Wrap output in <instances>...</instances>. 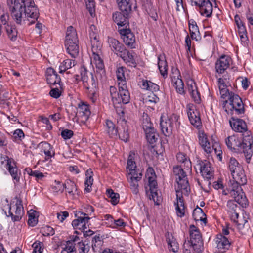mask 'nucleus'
<instances>
[{"instance_id":"1","label":"nucleus","mask_w":253,"mask_h":253,"mask_svg":"<svg viewBox=\"0 0 253 253\" xmlns=\"http://www.w3.org/2000/svg\"><path fill=\"white\" fill-rule=\"evenodd\" d=\"M7 5L16 23L22 25L26 18L32 24L39 16V9L34 0H6Z\"/></svg>"},{"instance_id":"2","label":"nucleus","mask_w":253,"mask_h":253,"mask_svg":"<svg viewBox=\"0 0 253 253\" xmlns=\"http://www.w3.org/2000/svg\"><path fill=\"white\" fill-rule=\"evenodd\" d=\"M225 143L227 148L231 151L237 153H244L247 163H249L253 155V139L251 141H245L244 136L239 137L233 135L225 139Z\"/></svg>"},{"instance_id":"3","label":"nucleus","mask_w":253,"mask_h":253,"mask_svg":"<svg viewBox=\"0 0 253 253\" xmlns=\"http://www.w3.org/2000/svg\"><path fill=\"white\" fill-rule=\"evenodd\" d=\"M80 73H81L84 86L87 90L88 97L92 102H95L98 97L97 93L98 82L96 78L92 73L88 72L84 65L80 67Z\"/></svg>"},{"instance_id":"4","label":"nucleus","mask_w":253,"mask_h":253,"mask_svg":"<svg viewBox=\"0 0 253 253\" xmlns=\"http://www.w3.org/2000/svg\"><path fill=\"white\" fill-rule=\"evenodd\" d=\"M228 100H225L223 101V107L229 101L230 105L231 106L230 112H229L226 109L225 110L228 114L233 115L235 114L238 115H243L245 114V105L243 102L241 98L238 95L234 92H230V93L228 95Z\"/></svg>"},{"instance_id":"5","label":"nucleus","mask_w":253,"mask_h":253,"mask_svg":"<svg viewBox=\"0 0 253 253\" xmlns=\"http://www.w3.org/2000/svg\"><path fill=\"white\" fill-rule=\"evenodd\" d=\"M189 233L190 239L188 240L187 244L192 247L196 253H201L204 250V243L199 229L194 225H191Z\"/></svg>"},{"instance_id":"6","label":"nucleus","mask_w":253,"mask_h":253,"mask_svg":"<svg viewBox=\"0 0 253 253\" xmlns=\"http://www.w3.org/2000/svg\"><path fill=\"white\" fill-rule=\"evenodd\" d=\"M84 209L85 212L79 211L75 214L77 218L72 222L74 228H82L83 230L87 229L86 224L90 219L89 216L92 215L94 211V209L92 206L86 205Z\"/></svg>"},{"instance_id":"7","label":"nucleus","mask_w":253,"mask_h":253,"mask_svg":"<svg viewBox=\"0 0 253 253\" xmlns=\"http://www.w3.org/2000/svg\"><path fill=\"white\" fill-rule=\"evenodd\" d=\"M229 124L233 131L242 133L245 141L250 142L253 139L252 132L248 130L246 123L243 119L232 117L229 120Z\"/></svg>"},{"instance_id":"8","label":"nucleus","mask_w":253,"mask_h":253,"mask_svg":"<svg viewBox=\"0 0 253 253\" xmlns=\"http://www.w3.org/2000/svg\"><path fill=\"white\" fill-rule=\"evenodd\" d=\"M228 167L234 179L245 181L246 175L243 168L235 158L232 157L229 159Z\"/></svg>"},{"instance_id":"9","label":"nucleus","mask_w":253,"mask_h":253,"mask_svg":"<svg viewBox=\"0 0 253 253\" xmlns=\"http://www.w3.org/2000/svg\"><path fill=\"white\" fill-rule=\"evenodd\" d=\"M184 169L181 166H176L173 167V172L175 176L178 189H179V190H185L187 191L189 187V182Z\"/></svg>"},{"instance_id":"10","label":"nucleus","mask_w":253,"mask_h":253,"mask_svg":"<svg viewBox=\"0 0 253 253\" xmlns=\"http://www.w3.org/2000/svg\"><path fill=\"white\" fill-rule=\"evenodd\" d=\"M15 204L13 205L11 204L8 211V216L11 217V220L13 222L19 221L24 213L21 199L18 196L15 197Z\"/></svg>"},{"instance_id":"11","label":"nucleus","mask_w":253,"mask_h":253,"mask_svg":"<svg viewBox=\"0 0 253 253\" xmlns=\"http://www.w3.org/2000/svg\"><path fill=\"white\" fill-rule=\"evenodd\" d=\"M198 139L199 144L205 152L210 154L211 152L212 149H214L216 154L219 157V160H221L222 151L220 150H217V148L215 147V146L214 145L211 147L210 143L208 141L207 137L205 133H200Z\"/></svg>"},{"instance_id":"12","label":"nucleus","mask_w":253,"mask_h":253,"mask_svg":"<svg viewBox=\"0 0 253 253\" xmlns=\"http://www.w3.org/2000/svg\"><path fill=\"white\" fill-rule=\"evenodd\" d=\"M195 6L199 7V12L201 15L207 18L211 17L212 14L213 5L209 0H199L198 2L191 0Z\"/></svg>"},{"instance_id":"13","label":"nucleus","mask_w":253,"mask_h":253,"mask_svg":"<svg viewBox=\"0 0 253 253\" xmlns=\"http://www.w3.org/2000/svg\"><path fill=\"white\" fill-rule=\"evenodd\" d=\"M119 32L125 44L132 49L135 48L136 45L135 37L130 29L123 28L120 29Z\"/></svg>"},{"instance_id":"14","label":"nucleus","mask_w":253,"mask_h":253,"mask_svg":"<svg viewBox=\"0 0 253 253\" xmlns=\"http://www.w3.org/2000/svg\"><path fill=\"white\" fill-rule=\"evenodd\" d=\"M215 77L217 79V85L221 97L225 99L230 93V92L227 89L229 83L228 75L224 74L221 77L220 75H216Z\"/></svg>"},{"instance_id":"15","label":"nucleus","mask_w":253,"mask_h":253,"mask_svg":"<svg viewBox=\"0 0 253 253\" xmlns=\"http://www.w3.org/2000/svg\"><path fill=\"white\" fill-rule=\"evenodd\" d=\"M216 244V252L223 253L229 249L231 241L222 234H218L215 238Z\"/></svg>"},{"instance_id":"16","label":"nucleus","mask_w":253,"mask_h":253,"mask_svg":"<svg viewBox=\"0 0 253 253\" xmlns=\"http://www.w3.org/2000/svg\"><path fill=\"white\" fill-rule=\"evenodd\" d=\"M119 91L117 96L114 101V104H127L130 101V93L126 84L118 85Z\"/></svg>"},{"instance_id":"17","label":"nucleus","mask_w":253,"mask_h":253,"mask_svg":"<svg viewBox=\"0 0 253 253\" xmlns=\"http://www.w3.org/2000/svg\"><path fill=\"white\" fill-rule=\"evenodd\" d=\"M177 120L175 115H172L170 117H167L164 120L161 117L160 121V126L162 132L166 136H169L172 134L174 119Z\"/></svg>"},{"instance_id":"18","label":"nucleus","mask_w":253,"mask_h":253,"mask_svg":"<svg viewBox=\"0 0 253 253\" xmlns=\"http://www.w3.org/2000/svg\"><path fill=\"white\" fill-rule=\"evenodd\" d=\"M187 113L191 124L195 126L198 127L201 125L200 114L195 107L192 104H188L186 107Z\"/></svg>"},{"instance_id":"19","label":"nucleus","mask_w":253,"mask_h":253,"mask_svg":"<svg viewBox=\"0 0 253 253\" xmlns=\"http://www.w3.org/2000/svg\"><path fill=\"white\" fill-rule=\"evenodd\" d=\"M231 58L228 55H222L215 63L216 72L218 75L224 74L229 67Z\"/></svg>"},{"instance_id":"20","label":"nucleus","mask_w":253,"mask_h":253,"mask_svg":"<svg viewBox=\"0 0 253 253\" xmlns=\"http://www.w3.org/2000/svg\"><path fill=\"white\" fill-rule=\"evenodd\" d=\"M3 158L4 160L1 161V164H3L4 161L6 162L5 165L6 166V168L11 175L13 179L16 182H19L20 177L18 173V169L14 161L11 159L9 158L7 156L3 157ZM1 159H2V157H1Z\"/></svg>"},{"instance_id":"21","label":"nucleus","mask_w":253,"mask_h":253,"mask_svg":"<svg viewBox=\"0 0 253 253\" xmlns=\"http://www.w3.org/2000/svg\"><path fill=\"white\" fill-rule=\"evenodd\" d=\"M100 48H93L92 49V56L91 59H93L92 62L94 63L96 68V72L99 73L101 75L105 74L104 65L103 60L99 56V53Z\"/></svg>"},{"instance_id":"22","label":"nucleus","mask_w":253,"mask_h":253,"mask_svg":"<svg viewBox=\"0 0 253 253\" xmlns=\"http://www.w3.org/2000/svg\"><path fill=\"white\" fill-rule=\"evenodd\" d=\"M100 48H93L92 49V56L91 59H93L92 62L94 63L96 68V72L99 73L101 75L105 74L104 65L103 60L99 56V53Z\"/></svg>"},{"instance_id":"23","label":"nucleus","mask_w":253,"mask_h":253,"mask_svg":"<svg viewBox=\"0 0 253 253\" xmlns=\"http://www.w3.org/2000/svg\"><path fill=\"white\" fill-rule=\"evenodd\" d=\"M130 12L126 11L116 12L113 14V18L119 26H125L126 28L129 26L128 16Z\"/></svg>"},{"instance_id":"24","label":"nucleus","mask_w":253,"mask_h":253,"mask_svg":"<svg viewBox=\"0 0 253 253\" xmlns=\"http://www.w3.org/2000/svg\"><path fill=\"white\" fill-rule=\"evenodd\" d=\"M174 74L176 76H171V82L173 84V85L177 93L180 94H185V91L184 88V83L182 80L179 70L176 69L175 73L173 72V74Z\"/></svg>"},{"instance_id":"25","label":"nucleus","mask_w":253,"mask_h":253,"mask_svg":"<svg viewBox=\"0 0 253 253\" xmlns=\"http://www.w3.org/2000/svg\"><path fill=\"white\" fill-rule=\"evenodd\" d=\"M128 66L132 67H136L137 63L132 53L127 50L125 47L118 55Z\"/></svg>"},{"instance_id":"26","label":"nucleus","mask_w":253,"mask_h":253,"mask_svg":"<svg viewBox=\"0 0 253 253\" xmlns=\"http://www.w3.org/2000/svg\"><path fill=\"white\" fill-rule=\"evenodd\" d=\"M66 190V194L72 199H76L80 195V191L77 188L75 183L71 180H67L64 183V190Z\"/></svg>"},{"instance_id":"27","label":"nucleus","mask_w":253,"mask_h":253,"mask_svg":"<svg viewBox=\"0 0 253 253\" xmlns=\"http://www.w3.org/2000/svg\"><path fill=\"white\" fill-rule=\"evenodd\" d=\"M121 11L131 12L137 7L136 0H116Z\"/></svg>"},{"instance_id":"28","label":"nucleus","mask_w":253,"mask_h":253,"mask_svg":"<svg viewBox=\"0 0 253 253\" xmlns=\"http://www.w3.org/2000/svg\"><path fill=\"white\" fill-rule=\"evenodd\" d=\"M199 165L202 175L206 179H210L213 174L211 163L206 160L201 161L199 163Z\"/></svg>"},{"instance_id":"29","label":"nucleus","mask_w":253,"mask_h":253,"mask_svg":"<svg viewBox=\"0 0 253 253\" xmlns=\"http://www.w3.org/2000/svg\"><path fill=\"white\" fill-rule=\"evenodd\" d=\"M46 81L50 85L59 84L61 82V79L55 71L52 68H48L46 71Z\"/></svg>"},{"instance_id":"30","label":"nucleus","mask_w":253,"mask_h":253,"mask_svg":"<svg viewBox=\"0 0 253 253\" xmlns=\"http://www.w3.org/2000/svg\"><path fill=\"white\" fill-rule=\"evenodd\" d=\"M90 115V111L88 105L84 103L79 104L76 115L86 121Z\"/></svg>"},{"instance_id":"31","label":"nucleus","mask_w":253,"mask_h":253,"mask_svg":"<svg viewBox=\"0 0 253 253\" xmlns=\"http://www.w3.org/2000/svg\"><path fill=\"white\" fill-rule=\"evenodd\" d=\"M108 42L111 50L117 55L124 49V45L113 38L109 37Z\"/></svg>"},{"instance_id":"32","label":"nucleus","mask_w":253,"mask_h":253,"mask_svg":"<svg viewBox=\"0 0 253 253\" xmlns=\"http://www.w3.org/2000/svg\"><path fill=\"white\" fill-rule=\"evenodd\" d=\"M39 146L41 147V152H43L45 155V160H48L55 155L53 147L47 142H42L39 144Z\"/></svg>"},{"instance_id":"33","label":"nucleus","mask_w":253,"mask_h":253,"mask_svg":"<svg viewBox=\"0 0 253 253\" xmlns=\"http://www.w3.org/2000/svg\"><path fill=\"white\" fill-rule=\"evenodd\" d=\"M245 180V182H241L240 179L238 180L233 179L232 181H230V193L231 195H235V193H237L238 192H241L243 190L241 189V185H244L247 183V179L246 175Z\"/></svg>"},{"instance_id":"34","label":"nucleus","mask_w":253,"mask_h":253,"mask_svg":"<svg viewBox=\"0 0 253 253\" xmlns=\"http://www.w3.org/2000/svg\"><path fill=\"white\" fill-rule=\"evenodd\" d=\"M235 202H236L233 200H229L227 204V211L231 216V218L234 220L238 219L239 216V214L237 211V210L239 207Z\"/></svg>"},{"instance_id":"35","label":"nucleus","mask_w":253,"mask_h":253,"mask_svg":"<svg viewBox=\"0 0 253 253\" xmlns=\"http://www.w3.org/2000/svg\"><path fill=\"white\" fill-rule=\"evenodd\" d=\"M106 131L110 137L116 138L118 136V128L116 127L112 121L107 120L106 121Z\"/></svg>"},{"instance_id":"36","label":"nucleus","mask_w":253,"mask_h":253,"mask_svg":"<svg viewBox=\"0 0 253 253\" xmlns=\"http://www.w3.org/2000/svg\"><path fill=\"white\" fill-rule=\"evenodd\" d=\"M158 65L161 74L164 77L167 75L168 65L164 54H160L158 57Z\"/></svg>"},{"instance_id":"37","label":"nucleus","mask_w":253,"mask_h":253,"mask_svg":"<svg viewBox=\"0 0 253 253\" xmlns=\"http://www.w3.org/2000/svg\"><path fill=\"white\" fill-rule=\"evenodd\" d=\"M176 159L177 161L181 163L184 164V169L186 170H189L191 169L192 165L191 162L188 158L183 153L179 152L176 155Z\"/></svg>"},{"instance_id":"38","label":"nucleus","mask_w":253,"mask_h":253,"mask_svg":"<svg viewBox=\"0 0 253 253\" xmlns=\"http://www.w3.org/2000/svg\"><path fill=\"white\" fill-rule=\"evenodd\" d=\"M235 200V202L238 203L242 207H246L248 205V200L244 192L242 191L235 193V195H231Z\"/></svg>"},{"instance_id":"39","label":"nucleus","mask_w":253,"mask_h":253,"mask_svg":"<svg viewBox=\"0 0 253 253\" xmlns=\"http://www.w3.org/2000/svg\"><path fill=\"white\" fill-rule=\"evenodd\" d=\"M4 28L9 39L12 41H15L17 40L18 31L15 25L11 24L9 25H7Z\"/></svg>"},{"instance_id":"40","label":"nucleus","mask_w":253,"mask_h":253,"mask_svg":"<svg viewBox=\"0 0 253 253\" xmlns=\"http://www.w3.org/2000/svg\"><path fill=\"white\" fill-rule=\"evenodd\" d=\"M140 86L143 89L150 90L152 92H156L159 90V86L158 85L146 80H142Z\"/></svg>"},{"instance_id":"41","label":"nucleus","mask_w":253,"mask_h":253,"mask_svg":"<svg viewBox=\"0 0 253 253\" xmlns=\"http://www.w3.org/2000/svg\"><path fill=\"white\" fill-rule=\"evenodd\" d=\"M93 172L91 169H88L85 173L86 178L85 181V189L84 191L89 193L91 191L92 185L93 182L92 177Z\"/></svg>"},{"instance_id":"42","label":"nucleus","mask_w":253,"mask_h":253,"mask_svg":"<svg viewBox=\"0 0 253 253\" xmlns=\"http://www.w3.org/2000/svg\"><path fill=\"white\" fill-rule=\"evenodd\" d=\"M145 132L146 139L149 143L153 144L157 141L159 134L154 128L149 129L148 131H145Z\"/></svg>"},{"instance_id":"43","label":"nucleus","mask_w":253,"mask_h":253,"mask_svg":"<svg viewBox=\"0 0 253 253\" xmlns=\"http://www.w3.org/2000/svg\"><path fill=\"white\" fill-rule=\"evenodd\" d=\"M192 216L195 221H202L206 222V218L204 217L206 216L203 210L199 208L198 206L193 210Z\"/></svg>"},{"instance_id":"44","label":"nucleus","mask_w":253,"mask_h":253,"mask_svg":"<svg viewBox=\"0 0 253 253\" xmlns=\"http://www.w3.org/2000/svg\"><path fill=\"white\" fill-rule=\"evenodd\" d=\"M76 64L75 60L66 59L63 61L59 66V73H62L65 72L68 69L74 67Z\"/></svg>"},{"instance_id":"45","label":"nucleus","mask_w":253,"mask_h":253,"mask_svg":"<svg viewBox=\"0 0 253 253\" xmlns=\"http://www.w3.org/2000/svg\"><path fill=\"white\" fill-rule=\"evenodd\" d=\"M126 68L123 67H119L116 70V76L118 81V85L126 84L125 71Z\"/></svg>"},{"instance_id":"46","label":"nucleus","mask_w":253,"mask_h":253,"mask_svg":"<svg viewBox=\"0 0 253 253\" xmlns=\"http://www.w3.org/2000/svg\"><path fill=\"white\" fill-rule=\"evenodd\" d=\"M68 39L75 42H79L76 31L72 26L68 27L67 29L65 40H68Z\"/></svg>"},{"instance_id":"47","label":"nucleus","mask_w":253,"mask_h":253,"mask_svg":"<svg viewBox=\"0 0 253 253\" xmlns=\"http://www.w3.org/2000/svg\"><path fill=\"white\" fill-rule=\"evenodd\" d=\"M142 126L144 131L154 128L153 124L150 121V119L147 114H143L142 118Z\"/></svg>"},{"instance_id":"48","label":"nucleus","mask_w":253,"mask_h":253,"mask_svg":"<svg viewBox=\"0 0 253 253\" xmlns=\"http://www.w3.org/2000/svg\"><path fill=\"white\" fill-rule=\"evenodd\" d=\"M28 223L29 226L34 227L38 223V217L36 216L37 212L34 210H30L28 212Z\"/></svg>"},{"instance_id":"49","label":"nucleus","mask_w":253,"mask_h":253,"mask_svg":"<svg viewBox=\"0 0 253 253\" xmlns=\"http://www.w3.org/2000/svg\"><path fill=\"white\" fill-rule=\"evenodd\" d=\"M118 136L120 139L126 142L129 137L127 127L125 126H122V128H119Z\"/></svg>"},{"instance_id":"50","label":"nucleus","mask_w":253,"mask_h":253,"mask_svg":"<svg viewBox=\"0 0 253 253\" xmlns=\"http://www.w3.org/2000/svg\"><path fill=\"white\" fill-rule=\"evenodd\" d=\"M66 47V50L67 52L71 55L73 58L76 57L79 52V45H71L70 44L68 46H65Z\"/></svg>"},{"instance_id":"51","label":"nucleus","mask_w":253,"mask_h":253,"mask_svg":"<svg viewBox=\"0 0 253 253\" xmlns=\"http://www.w3.org/2000/svg\"><path fill=\"white\" fill-rule=\"evenodd\" d=\"M89 36L92 45V49L93 48H100V43L97 38V34L93 32H89Z\"/></svg>"},{"instance_id":"52","label":"nucleus","mask_w":253,"mask_h":253,"mask_svg":"<svg viewBox=\"0 0 253 253\" xmlns=\"http://www.w3.org/2000/svg\"><path fill=\"white\" fill-rule=\"evenodd\" d=\"M108 196L111 198V203L114 205L117 204L119 202V194L114 192L112 189L107 190Z\"/></svg>"},{"instance_id":"53","label":"nucleus","mask_w":253,"mask_h":253,"mask_svg":"<svg viewBox=\"0 0 253 253\" xmlns=\"http://www.w3.org/2000/svg\"><path fill=\"white\" fill-rule=\"evenodd\" d=\"M43 244L40 241H36L32 244L34 248L33 253H42L43 250Z\"/></svg>"},{"instance_id":"54","label":"nucleus","mask_w":253,"mask_h":253,"mask_svg":"<svg viewBox=\"0 0 253 253\" xmlns=\"http://www.w3.org/2000/svg\"><path fill=\"white\" fill-rule=\"evenodd\" d=\"M132 154H134L132 152L130 153L127 160L126 168L129 171L133 170V169H136V163L132 156Z\"/></svg>"},{"instance_id":"55","label":"nucleus","mask_w":253,"mask_h":253,"mask_svg":"<svg viewBox=\"0 0 253 253\" xmlns=\"http://www.w3.org/2000/svg\"><path fill=\"white\" fill-rule=\"evenodd\" d=\"M41 232L44 236L53 235L55 233L54 229L49 226H45L42 228Z\"/></svg>"},{"instance_id":"56","label":"nucleus","mask_w":253,"mask_h":253,"mask_svg":"<svg viewBox=\"0 0 253 253\" xmlns=\"http://www.w3.org/2000/svg\"><path fill=\"white\" fill-rule=\"evenodd\" d=\"M54 183L55 185H52L51 186L53 192H61V193L63 192L64 190V183H62L61 182L57 180H55Z\"/></svg>"},{"instance_id":"57","label":"nucleus","mask_w":253,"mask_h":253,"mask_svg":"<svg viewBox=\"0 0 253 253\" xmlns=\"http://www.w3.org/2000/svg\"><path fill=\"white\" fill-rule=\"evenodd\" d=\"M181 190H179V189H177L176 190V203L175 202V205L176 206L181 207H185L184 203L183 197L181 194L182 192Z\"/></svg>"},{"instance_id":"58","label":"nucleus","mask_w":253,"mask_h":253,"mask_svg":"<svg viewBox=\"0 0 253 253\" xmlns=\"http://www.w3.org/2000/svg\"><path fill=\"white\" fill-rule=\"evenodd\" d=\"M0 22L1 25H3L4 28L7 25H9L11 23L9 22V15L8 13H3L0 15Z\"/></svg>"},{"instance_id":"59","label":"nucleus","mask_w":253,"mask_h":253,"mask_svg":"<svg viewBox=\"0 0 253 253\" xmlns=\"http://www.w3.org/2000/svg\"><path fill=\"white\" fill-rule=\"evenodd\" d=\"M86 8L88 9L90 14L93 16L95 14V3L93 0H85Z\"/></svg>"},{"instance_id":"60","label":"nucleus","mask_w":253,"mask_h":253,"mask_svg":"<svg viewBox=\"0 0 253 253\" xmlns=\"http://www.w3.org/2000/svg\"><path fill=\"white\" fill-rule=\"evenodd\" d=\"M128 175L129 177L128 178L130 180H140L142 176V173H138L136 169H133V170L129 171Z\"/></svg>"},{"instance_id":"61","label":"nucleus","mask_w":253,"mask_h":253,"mask_svg":"<svg viewBox=\"0 0 253 253\" xmlns=\"http://www.w3.org/2000/svg\"><path fill=\"white\" fill-rule=\"evenodd\" d=\"M168 248L170 251H172L174 253L178 252V244L175 241V240H169L168 241Z\"/></svg>"},{"instance_id":"62","label":"nucleus","mask_w":253,"mask_h":253,"mask_svg":"<svg viewBox=\"0 0 253 253\" xmlns=\"http://www.w3.org/2000/svg\"><path fill=\"white\" fill-rule=\"evenodd\" d=\"M139 180H130L129 179V182L130 183V189L134 194H137L139 192L138 189V181Z\"/></svg>"},{"instance_id":"63","label":"nucleus","mask_w":253,"mask_h":253,"mask_svg":"<svg viewBox=\"0 0 253 253\" xmlns=\"http://www.w3.org/2000/svg\"><path fill=\"white\" fill-rule=\"evenodd\" d=\"M234 20L238 28L241 32H244L245 31V27L244 26L240 16L238 15H236L234 17Z\"/></svg>"},{"instance_id":"64","label":"nucleus","mask_w":253,"mask_h":253,"mask_svg":"<svg viewBox=\"0 0 253 253\" xmlns=\"http://www.w3.org/2000/svg\"><path fill=\"white\" fill-rule=\"evenodd\" d=\"M189 29L190 33H193V32H196L199 33V28L197 25L196 22L191 20L189 21Z\"/></svg>"}]
</instances>
